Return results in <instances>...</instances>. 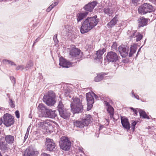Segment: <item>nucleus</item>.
Segmentation results:
<instances>
[{
  "label": "nucleus",
  "mask_w": 156,
  "mask_h": 156,
  "mask_svg": "<svg viewBox=\"0 0 156 156\" xmlns=\"http://www.w3.org/2000/svg\"><path fill=\"white\" fill-rule=\"evenodd\" d=\"M99 20L96 15L93 17H87L82 24L80 30L81 33L85 34L87 33L98 24Z\"/></svg>",
  "instance_id": "obj_1"
},
{
  "label": "nucleus",
  "mask_w": 156,
  "mask_h": 156,
  "mask_svg": "<svg viewBox=\"0 0 156 156\" xmlns=\"http://www.w3.org/2000/svg\"><path fill=\"white\" fill-rule=\"evenodd\" d=\"M71 111L73 114L81 112L83 109V106L80 99L77 98L73 97L71 101Z\"/></svg>",
  "instance_id": "obj_2"
},
{
  "label": "nucleus",
  "mask_w": 156,
  "mask_h": 156,
  "mask_svg": "<svg viewBox=\"0 0 156 156\" xmlns=\"http://www.w3.org/2000/svg\"><path fill=\"white\" fill-rule=\"evenodd\" d=\"M154 8L153 6L149 4L145 3L139 7L138 11L141 15L145 14L148 13L153 12Z\"/></svg>",
  "instance_id": "obj_3"
},
{
  "label": "nucleus",
  "mask_w": 156,
  "mask_h": 156,
  "mask_svg": "<svg viewBox=\"0 0 156 156\" xmlns=\"http://www.w3.org/2000/svg\"><path fill=\"white\" fill-rule=\"evenodd\" d=\"M59 145L62 150L68 151L70 148L71 143L67 137H64L59 142Z\"/></svg>",
  "instance_id": "obj_4"
},
{
  "label": "nucleus",
  "mask_w": 156,
  "mask_h": 156,
  "mask_svg": "<svg viewBox=\"0 0 156 156\" xmlns=\"http://www.w3.org/2000/svg\"><path fill=\"white\" fill-rule=\"evenodd\" d=\"M43 100L47 105L48 106H52L55 102V96L53 94H50L49 93L47 95L44 96Z\"/></svg>",
  "instance_id": "obj_5"
},
{
  "label": "nucleus",
  "mask_w": 156,
  "mask_h": 156,
  "mask_svg": "<svg viewBox=\"0 0 156 156\" xmlns=\"http://www.w3.org/2000/svg\"><path fill=\"white\" fill-rule=\"evenodd\" d=\"M70 55L75 60H77L74 62H76L77 61H79L82 59V53H81L80 50L77 48L72 49L70 51Z\"/></svg>",
  "instance_id": "obj_6"
},
{
  "label": "nucleus",
  "mask_w": 156,
  "mask_h": 156,
  "mask_svg": "<svg viewBox=\"0 0 156 156\" xmlns=\"http://www.w3.org/2000/svg\"><path fill=\"white\" fill-rule=\"evenodd\" d=\"M105 59L108 62H115L118 60V56L116 53L110 51L107 53Z\"/></svg>",
  "instance_id": "obj_7"
},
{
  "label": "nucleus",
  "mask_w": 156,
  "mask_h": 156,
  "mask_svg": "<svg viewBox=\"0 0 156 156\" xmlns=\"http://www.w3.org/2000/svg\"><path fill=\"white\" fill-rule=\"evenodd\" d=\"M3 123L6 126H9L14 123V118L10 114L6 113L3 116Z\"/></svg>",
  "instance_id": "obj_8"
},
{
  "label": "nucleus",
  "mask_w": 156,
  "mask_h": 156,
  "mask_svg": "<svg viewBox=\"0 0 156 156\" xmlns=\"http://www.w3.org/2000/svg\"><path fill=\"white\" fill-rule=\"evenodd\" d=\"M46 150L49 151H54L55 150V144L53 140L47 138L45 143Z\"/></svg>",
  "instance_id": "obj_9"
},
{
  "label": "nucleus",
  "mask_w": 156,
  "mask_h": 156,
  "mask_svg": "<svg viewBox=\"0 0 156 156\" xmlns=\"http://www.w3.org/2000/svg\"><path fill=\"white\" fill-rule=\"evenodd\" d=\"M86 97L87 104V110L89 111L93 106V104L94 103V99L90 92L87 93Z\"/></svg>",
  "instance_id": "obj_10"
},
{
  "label": "nucleus",
  "mask_w": 156,
  "mask_h": 156,
  "mask_svg": "<svg viewBox=\"0 0 156 156\" xmlns=\"http://www.w3.org/2000/svg\"><path fill=\"white\" fill-rule=\"evenodd\" d=\"M119 51L122 57H126L128 54L129 47L125 45H122L119 47Z\"/></svg>",
  "instance_id": "obj_11"
},
{
  "label": "nucleus",
  "mask_w": 156,
  "mask_h": 156,
  "mask_svg": "<svg viewBox=\"0 0 156 156\" xmlns=\"http://www.w3.org/2000/svg\"><path fill=\"white\" fill-rule=\"evenodd\" d=\"M97 3V2L96 1L89 2L85 5L83 8L86 11H85L88 12H91L93 11L94 8L96 5Z\"/></svg>",
  "instance_id": "obj_12"
},
{
  "label": "nucleus",
  "mask_w": 156,
  "mask_h": 156,
  "mask_svg": "<svg viewBox=\"0 0 156 156\" xmlns=\"http://www.w3.org/2000/svg\"><path fill=\"white\" fill-rule=\"evenodd\" d=\"M55 110H52L48 109L45 113L44 114L42 117H48L51 119L55 118L57 115Z\"/></svg>",
  "instance_id": "obj_13"
},
{
  "label": "nucleus",
  "mask_w": 156,
  "mask_h": 156,
  "mask_svg": "<svg viewBox=\"0 0 156 156\" xmlns=\"http://www.w3.org/2000/svg\"><path fill=\"white\" fill-rule=\"evenodd\" d=\"M59 65L62 67L69 68L72 66V63L64 58L62 57L59 58Z\"/></svg>",
  "instance_id": "obj_14"
},
{
  "label": "nucleus",
  "mask_w": 156,
  "mask_h": 156,
  "mask_svg": "<svg viewBox=\"0 0 156 156\" xmlns=\"http://www.w3.org/2000/svg\"><path fill=\"white\" fill-rule=\"evenodd\" d=\"M105 51L106 49L104 48H103L102 50H99L98 51H97L96 53V55L97 57L95 58L94 59L96 60H97L98 62H100L102 60V55Z\"/></svg>",
  "instance_id": "obj_15"
},
{
  "label": "nucleus",
  "mask_w": 156,
  "mask_h": 156,
  "mask_svg": "<svg viewBox=\"0 0 156 156\" xmlns=\"http://www.w3.org/2000/svg\"><path fill=\"white\" fill-rule=\"evenodd\" d=\"M121 122L122 126L127 130H129L130 128V124L129 122L128 119L126 118L122 119V117H121Z\"/></svg>",
  "instance_id": "obj_16"
},
{
  "label": "nucleus",
  "mask_w": 156,
  "mask_h": 156,
  "mask_svg": "<svg viewBox=\"0 0 156 156\" xmlns=\"http://www.w3.org/2000/svg\"><path fill=\"white\" fill-rule=\"evenodd\" d=\"M37 109L39 111V114L40 117H43L44 114L45 113V112L48 109L43 104H39L37 107Z\"/></svg>",
  "instance_id": "obj_17"
},
{
  "label": "nucleus",
  "mask_w": 156,
  "mask_h": 156,
  "mask_svg": "<svg viewBox=\"0 0 156 156\" xmlns=\"http://www.w3.org/2000/svg\"><path fill=\"white\" fill-rule=\"evenodd\" d=\"M138 26L139 27H143L146 26L148 22V20L144 17H141L138 20Z\"/></svg>",
  "instance_id": "obj_18"
},
{
  "label": "nucleus",
  "mask_w": 156,
  "mask_h": 156,
  "mask_svg": "<svg viewBox=\"0 0 156 156\" xmlns=\"http://www.w3.org/2000/svg\"><path fill=\"white\" fill-rule=\"evenodd\" d=\"M88 14V12L87 11H85L83 12L78 13L76 15L77 21L78 22L80 21L84 18L86 17Z\"/></svg>",
  "instance_id": "obj_19"
},
{
  "label": "nucleus",
  "mask_w": 156,
  "mask_h": 156,
  "mask_svg": "<svg viewBox=\"0 0 156 156\" xmlns=\"http://www.w3.org/2000/svg\"><path fill=\"white\" fill-rule=\"evenodd\" d=\"M108 74V73H101L98 74L97 76L94 78V80L95 82H98L102 80L104 77H106V75Z\"/></svg>",
  "instance_id": "obj_20"
},
{
  "label": "nucleus",
  "mask_w": 156,
  "mask_h": 156,
  "mask_svg": "<svg viewBox=\"0 0 156 156\" xmlns=\"http://www.w3.org/2000/svg\"><path fill=\"white\" fill-rule=\"evenodd\" d=\"M60 116L64 119L68 118L69 116V113L67 111L64 109L59 112Z\"/></svg>",
  "instance_id": "obj_21"
},
{
  "label": "nucleus",
  "mask_w": 156,
  "mask_h": 156,
  "mask_svg": "<svg viewBox=\"0 0 156 156\" xmlns=\"http://www.w3.org/2000/svg\"><path fill=\"white\" fill-rule=\"evenodd\" d=\"M5 138L7 143L12 144L14 143V137L13 136L10 135H8L5 136Z\"/></svg>",
  "instance_id": "obj_22"
},
{
  "label": "nucleus",
  "mask_w": 156,
  "mask_h": 156,
  "mask_svg": "<svg viewBox=\"0 0 156 156\" xmlns=\"http://www.w3.org/2000/svg\"><path fill=\"white\" fill-rule=\"evenodd\" d=\"M91 117L89 114H86L85 117L82 120L83 123H84L85 126H87L91 122Z\"/></svg>",
  "instance_id": "obj_23"
},
{
  "label": "nucleus",
  "mask_w": 156,
  "mask_h": 156,
  "mask_svg": "<svg viewBox=\"0 0 156 156\" xmlns=\"http://www.w3.org/2000/svg\"><path fill=\"white\" fill-rule=\"evenodd\" d=\"M118 21V17L116 16L107 24V25L109 26V27L111 28L116 25Z\"/></svg>",
  "instance_id": "obj_24"
},
{
  "label": "nucleus",
  "mask_w": 156,
  "mask_h": 156,
  "mask_svg": "<svg viewBox=\"0 0 156 156\" xmlns=\"http://www.w3.org/2000/svg\"><path fill=\"white\" fill-rule=\"evenodd\" d=\"M35 152L32 149L27 148L24 152L23 156H34Z\"/></svg>",
  "instance_id": "obj_25"
},
{
  "label": "nucleus",
  "mask_w": 156,
  "mask_h": 156,
  "mask_svg": "<svg viewBox=\"0 0 156 156\" xmlns=\"http://www.w3.org/2000/svg\"><path fill=\"white\" fill-rule=\"evenodd\" d=\"M82 120L81 121H76L73 122L74 126L80 128H83L85 126Z\"/></svg>",
  "instance_id": "obj_26"
},
{
  "label": "nucleus",
  "mask_w": 156,
  "mask_h": 156,
  "mask_svg": "<svg viewBox=\"0 0 156 156\" xmlns=\"http://www.w3.org/2000/svg\"><path fill=\"white\" fill-rule=\"evenodd\" d=\"M8 148V145L4 141H1L0 142V149L2 151L5 152Z\"/></svg>",
  "instance_id": "obj_27"
},
{
  "label": "nucleus",
  "mask_w": 156,
  "mask_h": 156,
  "mask_svg": "<svg viewBox=\"0 0 156 156\" xmlns=\"http://www.w3.org/2000/svg\"><path fill=\"white\" fill-rule=\"evenodd\" d=\"M138 111L140 114V116L142 117L144 119H149V117L146 114V112L143 110L140 109L138 110Z\"/></svg>",
  "instance_id": "obj_28"
},
{
  "label": "nucleus",
  "mask_w": 156,
  "mask_h": 156,
  "mask_svg": "<svg viewBox=\"0 0 156 156\" xmlns=\"http://www.w3.org/2000/svg\"><path fill=\"white\" fill-rule=\"evenodd\" d=\"M136 49L137 48L136 45L132 46L130 48V51L129 53V57H132L133 54L136 52Z\"/></svg>",
  "instance_id": "obj_29"
},
{
  "label": "nucleus",
  "mask_w": 156,
  "mask_h": 156,
  "mask_svg": "<svg viewBox=\"0 0 156 156\" xmlns=\"http://www.w3.org/2000/svg\"><path fill=\"white\" fill-rule=\"evenodd\" d=\"M103 11L105 14L110 16H111L113 12V10L111 8H105L103 9Z\"/></svg>",
  "instance_id": "obj_30"
},
{
  "label": "nucleus",
  "mask_w": 156,
  "mask_h": 156,
  "mask_svg": "<svg viewBox=\"0 0 156 156\" xmlns=\"http://www.w3.org/2000/svg\"><path fill=\"white\" fill-rule=\"evenodd\" d=\"M107 110L108 112L110 114L111 118L114 119V118L113 117L114 114V108L112 107V106H109V107L107 108Z\"/></svg>",
  "instance_id": "obj_31"
},
{
  "label": "nucleus",
  "mask_w": 156,
  "mask_h": 156,
  "mask_svg": "<svg viewBox=\"0 0 156 156\" xmlns=\"http://www.w3.org/2000/svg\"><path fill=\"white\" fill-rule=\"evenodd\" d=\"M40 124L42 126H51V122L48 119H46L42 122H41Z\"/></svg>",
  "instance_id": "obj_32"
},
{
  "label": "nucleus",
  "mask_w": 156,
  "mask_h": 156,
  "mask_svg": "<svg viewBox=\"0 0 156 156\" xmlns=\"http://www.w3.org/2000/svg\"><path fill=\"white\" fill-rule=\"evenodd\" d=\"M137 32L136 31H134L131 32L129 30H128L127 32V34L129 35L130 38H135L136 36V33Z\"/></svg>",
  "instance_id": "obj_33"
},
{
  "label": "nucleus",
  "mask_w": 156,
  "mask_h": 156,
  "mask_svg": "<svg viewBox=\"0 0 156 156\" xmlns=\"http://www.w3.org/2000/svg\"><path fill=\"white\" fill-rule=\"evenodd\" d=\"M136 33L134 40H136V42H138L142 38L143 36L139 32H137Z\"/></svg>",
  "instance_id": "obj_34"
},
{
  "label": "nucleus",
  "mask_w": 156,
  "mask_h": 156,
  "mask_svg": "<svg viewBox=\"0 0 156 156\" xmlns=\"http://www.w3.org/2000/svg\"><path fill=\"white\" fill-rule=\"evenodd\" d=\"M33 62L30 61L27 62L26 66L25 67V69L26 70L33 67Z\"/></svg>",
  "instance_id": "obj_35"
},
{
  "label": "nucleus",
  "mask_w": 156,
  "mask_h": 156,
  "mask_svg": "<svg viewBox=\"0 0 156 156\" xmlns=\"http://www.w3.org/2000/svg\"><path fill=\"white\" fill-rule=\"evenodd\" d=\"M58 112L60 111L61 110H63V109H65L64 108V106L62 102L61 101H60L59 102L58 106Z\"/></svg>",
  "instance_id": "obj_36"
},
{
  "label": "nucleus",
  "mask_w": 156,
  "mask_h": 156,
  "mask_svg": "<svg viewBox=\"0 0 156 156\" xmlns=\"http://www.w3.org/2000/svg\"><path fill=\"white\" fill-rule=\"evenodd\" d=\"M150 13L149 18L152 20H154L156 19V14L153 13L152 12L149 13Z\"/></svg>",
  "instance_id": "obj_37"
},
{
  "label": "nucleus",
  "mask_w": 156,
  "mask_h": 156,
  "mask_svg": "<svg viewBox=\"0 0 156 156\" xmlns=\"http://www.w3.org/2000/svg\"><path fill=\"white\" fill-rule=\"evenodd\" d=\"M9 104L11 108H13L15 107V102L11 99H9Z\"/></svg>",
  "instance_id": "obj_38"
},
{
  "label": "nucleus",
  "mask_w": 156,
  "mask_h": 156,
  "mask_svg": "<svg viewBox=\"0 0 156 156\" xmlns=\"http://www.w3.org/2000/svg\"><path fill=\"white\" fill-rule=\"evenodd\" d=\"M131 97H134V98L137 99L138 100L139 99V96L138 95L134 93V92L133 90H132L131 92Z\"/></svg>",
  "instance_id": "obj_39"
},
{
  "label": "nucleus",
  "mask_w": 156,
  "mask_h": 156,
  "mask_svg": "<svg viewBox=\"0 0 156 156\" xmlns=\"http://www.w3.org/2000/svg\"><path fill=\"white\" fill-rule=\"evenodd\" d=\"M57 34H55L53 37V39L54 41V42L55 44L56 45L57 44L58 42V41L57 39Z\"/></svg>",
  "instance_id": "obj_40"
},
{
  "label": "nucleus",
  "mask_w": 156,
  "mask_h": 156,
  "mask_svg": "<svg viewBox=\"0 0 156 156\" xmlns=\"http://www.w3.org/2000/svg\"><path fill=\"white\" fill-rule=\"evenodd\" d=\"M24 69H25V66L23 65H20L17 67L16 68V69L17 70H18L20 69L23 70Z\"/></svg>",
  "instance_id": "obj_41"
},
{
  "label": "nucleus",
  "mask_w": 156,
  "mask_h": 156,
  "mask_svg": "<svg viewBox=\"0 0 156 156\" xmlns=\"http://www.w3.org/2000/svg\"><path fill=\"white\" fill-rule=\"evenodd\" d=\"M3 61L4 62H7L8 63V64H10L11 65L16 66V64H15L14 62H13L11 61L5 59V60H3Z\"/></svg>",
  "instance_id": "obj_42"
},
{
  "label": "nucleus",
  "mask_w": 156,
  "mask_h": 156,
  "mask_svg": "<svg viewBox=\"0 0 156 156\" xmlns=\"http://www.w3.org/2000/svg\"><path fill=\"white\" fill-rule=\"evenodd\" d=\"M10 79L12 82L13 83V85H14L16 83V80L14 77L13 76H11L10 77Z\"/></svg>",
  "instance_id": "obj_43"
},
{
  "label": "nucleus",
  "mask_w": 156,
  "mask_h": 156,
  "mask_svg": "<svg viewBox=\"0 0 156 156\" xmlns=\"http://www.w3.org/2000/svg\"><path fill=\"white\" fill-rule=\"evenodd\" d=\"M112 49L113 50H114L115 49H116L117 48V44L116 43H114L112 46Z\"/></svg>",
  "instance_id": "obj_44"
},
{
  "label": "nucleus",
  "mask_w": 156,
  "mask_h": 156,
  "mask_svg": "<svg viewBox=\"0 0 156 156\" xmlns=\"http://www.w3.org/2000/svg\"><path fill=\"white\" fill-rule=\"evenodd\" d=\"M136 122L135 121L133 122L131 124V126H132V128L133 131L134 130L135 127L136 125Z\"/></svg>",
  "instance_id": "obj_45"
},
{
  "label": "nucleus",
  "mask_w": 156,
  "mask_h": 156,
  "mask_svg": "<svg viewBox=\"0 0 156 156\" xmlns=\"http://www.w3.org/2000/svg\"><path fill=\"white\" fill-rule=\"evenodd\" d=\"M58 1H56L55 2H54L53 3H52L51 5H52V6L53 7V8L55 6H56L57 5H58Z\"/></svg>",
  "instance_id": "obj_46"
},
{
  "label": "nucleus",
  "mask_w": 156,
  "mask_h": 156,
  "mask_svg": "<svg viewBox=\"0 0 156 156\" xmlns=\"http://www.w3.org/2000/svg\"><path fill=\"white\" fill-rule=\"evenodd\" d=\"M140 0H131V2L134 5H137V3L140 1Z\"/></svg>",
  "instance_id": "obj_47"
},
{
  "label": "nucleus",
  "mask_w": 156,
  "mask_h": 156,
  "mask_svg": "<svg viewBox=\"0 0 156 156\" xmlns=\"http://www.w3.org/2000/svg\"><path fill=\"white\" fill-rule=\"evenodd\" d=\"M15 115L16 117L17 118H19L20 117V113L17 110L15 112Z\"/></svg>",
  "instance_id": "obj_48"
},
{
  "label": "nucleus",
  "mask_w": 156,
  "mask_h": 156,
  "mask_svg": "<svg viewBox=\"0 0 156 156\" xmlns=\"http://www.w3.org/2000/svg\"><path fill=\"white\" fill-rule=\"evenodd\" d=\"M53 8V7L52 6V5H51L47 9L46 11L47 12H49Z\"/></svg>",
  "instance_id": "obj_49"
},
{
  "label": "nucleus",
  "mask_w": 156,
  "mask_h": 156,
  "mask_svg": "<svg viewBox=\"0 0 156 156\" xmlns=\"http://www.w3.org/2000/svg\"><path fill=\"white\" fill-rule=\"evenodd\" d=\"M39 38H40V37H38L37 39H36L35 41H34V44L32 45V47H34L35 44L37 42H38L39 41Z\"/></svg>",
  "instance_id": "obj_50"
},
{
  "label": "nucleus",
  "mask_w": 156,
  "mask_h": 156,
  "mask_svg": "<svg viewBox=\"0 0 156 156\" xmlns=\"http://www.w3.org/2000/svg\"><path fill=\"white\" fill-rule=\"evenodd\" d=\"M105 102V105L107 106V107L108 108V107H109V106H111V105L107 101H104Z\"/></svg>",
  "instance_id": "obj_51"
},
{
  "label": "nucleus",
  "mask_w": 156,
  "mask_h": 156,
  "mask_svg": "<svg viewBox=\"0 0 156 156\" xmlns=\"http://www.w3.org/2000/svg\"><path fill=\"white\" fill-rule=\"evenodd\" d=\"M41 156H51L50 155L47 154L45 153H42L41 155Z\"/></svg>",
  "instance_id": "obj_52"
},
{
  "label": "nucleus",
  "mask_w": 156,
  "mask_h": 156,
  "mask_svg": "<svg viewBox=\"0 0 156 156\" xmlns=\"http://www.w3.org/2000/svg\"><path fill=\"white\" fill-rule=\"evenodd\" d=\"M29 134H28V133H26L25 134V136L24 137V140L25 141L27 139V138Z\"/></svg>",
  "instance_id": "obj_53"
},
{
  "label": "nucleus",
  "mask_w": 156,
  "mask_h": 156,
  "mask_svg": "<svg viewBox=\"0 0 156 156\" xmlns=\"http://www.w3.org/2000/svg\"><path fill=\"white\" fill-rule=\"evenodd\" d=\"M133 111L134 113V115L135 116H136L137 115L138 112L136 109H135Z\"/></svg>",
  "instance_id": "obj_54"
},
{
  "label": "nucleus",
  "mask_w": 156,
  "mask_h": 156,
  "mask_svg": "<svg viewBox=\"0 0 156 156\" xmlns=\"http://www.w3.org/2000/svg\"><path fill=\"white\" fill-rule=\"evenodd\" d=\"M91 93L92 95H94V97L96 99H97L98 98V96L93 92H92Z\"/></svg>",
  "instance_id": "obj_55"
},
{
  "label": "nucleus",
  "mask_w": 156,
  "mask_h": 156,
  "mask_svg": "<svg viewBox=\"0 0 156 156\" xmlns=\"http://www.w3.org/2000/svg\"><path fill=\"white\" fill-rule=\"evenodd\" d=\"M149 1L156 5V0H149Z\"/></svg>",
  "instance_id": "obj_56"
},
{
  "label": "nucleus",
  "mask_w": 156,
  "mask_h": 156,
  "mask_svg": "<svg viewBox=\"0 0 156 156\" xmlns=\"http://www.w3.org/2000/svg\"><path fill=\"white\" fill-rule=\"evenodd\" d=\"M30 126H29L28 128H27V132L26 133H28V134H29V131H30Z\"/></svg>",
  "instance_id": "obj_57"
},
{
  "label": "nucleus",
  "mask_w": 156,
  "mask_h": 156,
  "mask_svg": "<svg viewBox=\"0 0 156 156\" xmlns=\"http://www.w3.org/2000/svg\"><path fill=\"white\" fill-rule=\"evenodd\" d=\"M3 122V120L2 118H0V125H1Z\"/></svg>",
  "instance_id": "obj_58"
},
{
  "label": "nucleus",
  "mask_w": 156,
  "mask_h": 156,
  "mask_svg": "<svg viewBox=\"0 0 156 156\" xmlns=\"http://www.w3.org/2000/svg\"><path fill=\"white\" fill-rule=\"evenodd\" d=\"M79 151L80 152L84 153L83 151L81 148L79 149Z\"/></svg>",
  "instance_id": "obj_59"
},
{
  "label": "nucleus",
  "mask_w": 156,
  "mask_h": 156,
  "mask_svg": "<svg viewBox=\"0 0 156 156\" xmlns=\"http://www.w3.org/2000/svg\"><path fill=\"white\" fill-rule=\"evenodd\" d=\"M67 90H66L65 93H66V97L67 96H69V94L66 92Z\"/></svg>",
  "instance_id": "obj_60"
},
{
  "label": "nucleus",
  "mask_w": 156,
  "mask_h": 156,
  "mask_svg": "<svg viewBox=\"0 0 156 156\" xmlns=\"http://www.w3.org/2000/svg\"><path fill=\"white\" fill-rule=\"evenodd\" d=\"M130 109L132 110L133 111L135 109L134 108H133V107H130L129 108Z\"/></svg>",
  "instance_id": "obj_61"
},
{
  "label": "nucleus",
  "mask_w": 156,
  "mask_h": 156,
  "mask_svg": "<svg viewBox=\"0 0 156 156\" xmlns=\"http://www.w3.org/2000/svg\"><path fill=\"white\" fill-rule=\"evenodd\" d=\"M140 49H141V48H140L139 49V50H138V52H137V55H137L138 53V52L140 51Z\"/></svg>",
  "instance_id": "obj_62"
},
{
  "label": "nucleus",
  "mask_w": 156,
  "mask_h": 156,
  "mask_svg": "<svg viewBox=\"0 0 156 156\" xmlns=\"http://www.w3.org/2000/svg\"><path fill=\"white\" fill-rule=\"evenodd\" d=\"M2 108H0V110H1L2 109Z\"/></svg>",
  "instance_id": "obj_63"
},
{
  "label": "nucleus",
  "mask_w": 156,
  "mask_h": 156,
  "mask_svg": "<svg viewBox=\"0 0 156 156\" xmlns=\"http://www.w3.org/2000/svg\"><path fill=\"white\" fill-rule=\"evenodd\" d=\"M69 98H71V97H70V96H69Z\"/></svg>",
  "instance_id": "obj_64"
}]
</instances>
